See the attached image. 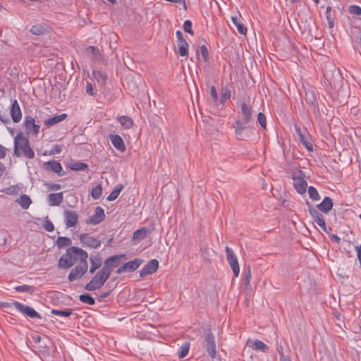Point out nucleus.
Here are the masks:
<instances>
[{
    "label": "nucleus",
    "instance_id": "1",
    "mask_svg": "<svg viewBox=\"0 0 361 361\" xmlns=\"http://www.w3.org/2000/svg\"><path fill=\"white\" fill-rule=\"evenodd\" d=\"M87 252L78 247H71L67 249L66 252L63 255L59 260V267L68 269L71 267L77 259H87Z\"/></svg>",
    "mask_w": 361,
    "mask_h": 361
},
{
    "label": "nucleus",
    "instance_id": "2",
    "mask_svg": "<svg viewBox=\"0 0 361 361\" xmlns=\"http://www.w3.org/2000/svg\"><path fill=\"white\" fill-rule=\"evenodd\" d=\"M14 154L16 157L25 156L32 159L35 156L32 149L30 147L28 138L25 137L22 132L16 135L14 138Z\"/></svg>",
    "mask_w": 361,
    "mask_h": 361
},
{
    "label": "nucleus",
    "instance_id": "3",
    "mask_svg": "<svg viewBox=\"0 0 361 361\" xmlns=\"http://www.w3.org/2000/svg\"><path fill=\"white\" fill-rule=\"evenodd\" d=\"M110 275L109 272L102 267L97 272L92 280L85 285V289L89 291H92L100 288L108 280Z\"/></svg>",
    "mask_w": 361,
    "mask_h": 361
},
{
    "label": "nucleus",
    "instance_id": "4",
    "mask_svg": "<svg viewBox=\"0 0 361 361\" xmlns=\"http://www.w3.org/2000/svg\"><path fill=\"white\" fill-rule=\"evenodd\" d=\"M203 345L209 355L212 359L215 358L216 356V345L214 336L209 328L204 329Z\"/></svg>",
    "mask_w": 361,
    "mask_h": 361
},
{
    "label": "nucleus",
    "instance_id": "5",
    "mask_svg": "<svg viewBox=\"0 0 361 361\" xmlns=\"http://www.w3.org/2000/svg\"><path fill=\"white\" fill-rule=\"evenodd\" d=\"M88 264L87 259H80V262L75 267H74L68 274V279L73 281L77 279L82 277L87 271Z\"/></svg>",
    "mask_w": 361,
    "mask_h": 361
},
{
    "label": "nucleus",
    "instance_id": "6",
    "mask_svg": "<svg viewBox=\"0 0 361 361\" xmlns=\"http://www.w3.org/2000/svg\"><path fill=\"white\" fill-rule=\"evenodd\" d=\"M13 306L20 312L25 314L30 318H39L41 319V316L31 307L20 303L17 301H13L11 304L6 303L4 307Z\"/></svg>",
    "mask_w": 361,
    "mask_h": 361
},
{
    "label": "nucleus",
    "instance_id": "7",
    "mask_svg": "<svg viewBox=\"0 0 361 361\" xmlns=\"http://www.w3.org/2000/svg\"><path fill=\"white\" fill-rule=\"evenodd\" d=\"M122 259H126V256L125 255H116L111 256L104 261L103 267L111 274V270L114 268L118 267L121 264Z\"/></svg>",
    "mask_w": 361,
    "mask_h": 361
},
{
    "label": "nucleus",
    "instance_id": "8",
    "mask_svg": "<svg viewBox=\"0 0 361 361\" xmlns=\"http://www.w3.org/2000/svg\"><path fill=\"white\" fill-rule=\"evenodd\" d=\"M226 259L230 264L235 276L238 277L240 273V268L237 257L233 251L228 247L225 248Z\"/></svg>",
    "mask_w": 361,
    "mask_h": 361
},
{
    "label": "nucleus",
    "instance_id": "9",
    "mask_svg": "<svg viewBox=\"0 0 361 361\" xmlns=\"http://www.w3.org/2000/svg\"><path fill=\"white\" fill-rule=\"evenodd\" d=\"M143 262L141 259H135L133 261L125 263L121 266L116 271L117 274H121L123 272H132L136 270Z\"/></svg>",
    "mask_w": 361,
    "mask_h": 361
},
{
    "label": "nucleus",
    "instance_id": "10",
    "mask_svg": "<svg viewBox=\"0 0 361 361\" xmlns=\"http://www.w3.org/2000/svg\"><path fill=\"white\" fill-rule=\"evenodd\" d=\"M80 240L83 245L91 248H97L101 244V241L98 238L91 236L88 233L80 234Z\"/></svg>",
    "mask_w": 361,
    "mask_h": 361
},
{
    "label": "nucleus",
    "instance_id": "11",
    "mask_svg": "<svg viewBox=\"0 0 361 361\" xmlns=\"http://www.w3.org/2000/svg\"><path fill=\"white\" fill-rule=\"evenodd\" d=\"M308 205V209L310 212V215L314 219V221L321 227V228L326 232V226L325 223V219L324 216L319 212V211L312 207V205L309 204V203H307Z\"/></svg>",
    "mask_w": 361,
    "mask_h": 361
},
{
    "label": "nucleus",
    "instance_id": "12",
    "mask_svg": "<svg viewBox=\"0 0 361 361\" xmlns=\"http://www.w3.org/2000/svg\"><path fill=\"white\" fill-rule=\"evenodd\" d=\"M104 217L105 214L104 209L101 207H97L95 208L94 214L92 216H90L85 220V222L87 224L96 225L99 224L102 221H103Z\"/></svg>",
    "mask_w": 361,
    "mask_h": 361
},
{
    "label": "nucleus",
    "instance_id": "13",
    "mask_svg": "<svg viewBox=\"0 0 361 361\" xmlns=\"http://www.w3.org/2000/svg\"><path fill=\"white\" fill-rule=\"evenodd\" d=\"M78 214L75 211L65 210L64 212V221L66 227L75 226L78 221Z\"/></svg>",
    "mask_w": 361,
    "mask_h": 361
},
{
    "label": "nucleus",
    "instance_id": "14",
    "mask_svg": "<svg viewBox=\"0 0 361 361\" xmlns=\"http://www.w3.org/2000/svg\"><path fill=\"white\" fill-rule=\"evenodd\" d=\"M159 267V262L157 259H151L140 271V276L143 278L147 275L154 273Z\"/></svg>",
    "mask_w": 361,
    "mask_h": 361
},
{
    "label": "nucleus",
    "instance_id": "15",
    "mask_svg": "<svg viewBox=\"0 0 361 361\" xmlns=\"http://www.w3.org/2000/svg\"><path fill=\"white\" fill-rule=\"evenodd\" d=\"M45 170L51 171L57 173L59 176H63L65 173H62V166L61 164L56 161H49L44 164Z\"/></svg>",
    "mask_w": 361,
    "mask_h": 361
},
{
    "label": "nucleus",
    "instance_id": "16",
    "mask_svg": "<svg viewBox=\"0 0 361 361\" xmlns=\"http://www.w3.org/2000/svg\"><path fill=\"white\" fill-rule=\"evenodd\" d=\"M91 266L90 268V272L93 274L97 269H99L102 264V258L99 252H94L90 257Z\"/></svg>",
    "mask_w": 361,
    "mask_h": 361
},
{
    "label": "nucleus",
    "instance_id": "17",
    "mask_svg": "<svg viewBox=\"0 0 361 361\" xmlns=\"http://www.w3.org/2000/svg\"><path fill=\"white\" fill-rule=\"evenodd\" d=\"M240 109H241V118H242L241 122L243 124H247L251 120L252 113V107L245 103H243L241 104Z\"/></svg>",
    "mask_w": 361,
    "mask_h": 361
},
{
    "label": "nucleus",
    "instance_id": "18",
    "mask_svg": "<svg viewBox=\"0 0 361 361\" xmlns=\"http://www.w3.org/2000/svg\"><path fill=\"white\" fill-rule=\"evenodd\" d=\"M25 126L27 133H32L34 135H37L40 126L35 123V119L31 116H26L25 121Z\"/></svg>",
    "mask_w": 361,
    "mask_h": 361
},
{
    "label": "nucleus",
    "instance_id": "19",
    "mask_svg": "<svg viewBox=\"0 0 361 361\" xmlns=\"http://www.w3.org/2000/svg\"><path fill=\"white\" fill-rule=\"evenodd\" d=\"M10 113L13 122L18 123L21 120L22 113L17 100L13 102Z\"/></svg>",
    "mask_w": 361,
    "mask_h": 361
},
{
    "label": "nucleus",
    "instance_id": "20",
    "mask_svg": "<svg viewBox=\"0 0 361 361\" xmlns=\"http://www.w3.org/2000/svg\"><path fill=\"white\" fill-rule=\"evenodd\" d=\"M85 54L87 57L94 61H100L102 59L99 49L93 46L86 48Z\"/></svg>",
    "mask_w": 361,
    "mask_h": 361
},
{
    "label": "nucleus",
    "instance_id": "21",
    "mask_svg": "<svg viewBox=\"0 0 361 361\" xmlns=\"http://www.w3.org/2000/svg\"><path fill=\"white\" fill-rule=\"evenodd\" d=\"M293 179L294 187L298 192L300 194L305 193L307 186V182L300 177H294Z\"/></svg>",
    "mask_w": 361,
    "mask_h": 361
},
{
    "label": "nucleus",
    "instance_id": "22",
    "mask_svg": "<svg viewBox=\"0 0 361 361\" xmlns=\"http://www.w3.org/2000/svg\"><path fill=\"white\" fill-rule=\"evenodd\" d=\"M63 200V192L51 193L49 194L47 197V201L50 206H59Z\"/></svg>",
    "mask_w": 361,
    "mask_h": 361
},
{
    "label": "nucleus",
    "instance_id": "23",
    "mask_svg": "<svg viewBox=\"0 0 361 361\" xmlns=\"http://www.w3.org/2000/svg\"><path fill=\"white\" fill-rule=\"evenodd\" d=\"M332 207L333 202L329 197H325L323 201L317 205V207L319 211L326 214L332 209Z\"/></svg>",
    "mask_w": 361,
    "mask_h": 361
},
{
    "label": "nucleus",
    "instance_id": "24",
    "mask_svg": "<svg viewBox=\"0 0 361 361\" xmlns=\"http://www.w3.org/2000/svg\"><path fill=\"white\" fill-rule=\"evenodd\" d=\"M110 139L112 145L121 152H125L126 147L122 138L118 135H111Z\"/></svg>",
    "mask_w": 361,
    "mask_h": 361
},
{
    "label": "nucleus",
    "instance_id": "25",
    "mask_svg": "<svg viewBox=\"0 0 361 361\" xmlns=\"http://www.w3.org/2000/svg\"><path fill=\"white\" fill-rule=\"evenodd\" d=\"M247 345L250 347L252 349L255 350H262L267 351L269 349V347L267 344L264 343L262 341L256 340L254 341H247Z\"/></svg>",
    "mask_w": 361,
    "mask_h": 361
},
{
    "label": "nucleus",
    "instance_id": "26",
    "mask_svg": "<svg viewBox=\"0 0 361 361\" xmlns=\"http://www.w3.org/2000/svg\"><path fill=\"white\" fill-rule=\"evenodd\" d=\"M243 125L244 124L240 121H238L235 122V125L234 126L237 138L240 140H245L247 136L244 133L245 127Z\"/></svg>",
    "mask_w": 361,
    "mask_h": 361
},
{
    "label": "nucleus",
    "instance_id": "27",
    "mask_svg": "<svg viewBox=\"0 0 361 361\" xmlns=\"http://www.w3.org/2000/svg\"><path fill=\"white\" fill-rule=\"evenodd\" d=\"M16 202H17L20 207L24 209H27L29 208L30 204L32 203L31 199L29 196L27 195H22L20 196L19 198H18L16 200Z\"/></svg>",
    "mask_w": 361,
    "mask_h": 361
},
{
    "label": "nucleus",
    "instance_id": "28",
    "mask_svg": "<svg viewBox=\"0 0 361 361\" xmlns=\"http://www.w3.org/2000/svg\"><path fill=\"white\" fill-rule=\"evenodd\" d=\"M67 117L66 114H62L59 116H55L52 118H49L44 121V125L49 127L51 126L55 125L62 121H63Z\"/></svg>",
    "mask_w": 361,
    "mask_h": 361
},
{
    "label": "nucleus",
    "instance_id": "29",
    "mask_svg": "<svg viewBox=\"0 0 361 361\" xmlns=\"http://www.w3.org/2000/svg\"><path fill=\"white\" fill-rule=\"evenodd\" d=\"M178 47V51L177 53L182 56H188V43L186 42V40L182 42H178L177 44Z\"/></svg>",
    "mask_w": 361,
    "mask_h": 361
},
{
    "label": "nucleus",
    "instance_id": "30",
    "mask_svg": "<svg viewBox=\"0 0 361 361\" xmlns=\"http://www.w3.org/2000/svg\"><path fill=\"white\" fill-rule=\"evenodd\" d=\"M148 229L145 227H142L140 229L136 230L133 233V240H142L147 237Z\"/></svg>",
    "mask_w": 361,
    "mask_h": 361
},
{
    "label": "nucleus",
    "instance_id": "31",
    "mask_svg": "<svg viewBox=\"0 0 361 361\" xmlns=\"http://www.w3.org/2000/svg\"><path fill=\"white\" fill-rule=\"evenodd\" d=\"M231 20L233 24L236 26L238 32L241 35H245L247 33V28L245 27L243 23L236 16H232Z\"/></svg>",
    "mask_w": 361,
    "mask_h": 361
},
{
    "label": "nucleus",
    "instance_id": "32",
    "mask_svg": "<svg viewBox=\"0 0 361 361\" xmlns=\"http://www.w3.org/2000/svg\"><path fill=\"white\" fill-rule=\"evenodd\" d=\"M118 121L120 123V124L126 129L131 128L134 124L132 118L127 116H121L118 117Z\"/></svg>",
    "mask_w": 361,
    "mask_h": 361
},
{
    "label": "nucleus",
    "instance_id": "33",
    "mask_svg": "<svg viewBox=\"0 0 361 361\" xmlns=\"http://www.w3.org/2000/svg\"><path fill=\"white\" fill-rule=\"evenodd\" d=\"M47 32V28L43 25L37 24L32 26L30 32L35 35H43Z\"/></svg>",
    "mask_w": 361,
    "mask_h": 361
},
{
    "label": "nucleus",
    "instance_id": "34",
    "mask_svg": "<svg viewBox=\"0 0 361 361\" xmlns=\"http://www.w3.org/2000/svg\"><path fill=\"white\" fill-rule=\"evenodd\" d=\"M72 241L67 237H59L56 240V245L59 248L70 246Z\"/></svg>",
    "mask_w": 361,
    "mask_h": 361
},
{
    "label": "nucleus",
    "instance_id": "35",
    "mask_svg": "<svg viewBox=\"0 0 361 361\" xmlns=\"http://www.w3.org/2000/svg\"><path fill=\"white\" fill-rule=\"evenodd\" d=\"M123 189V185L119 184L116 186V188L113 190V191L110 193V195L107 197V200L113 201L116 200L119 195L121 191Z\"/></svg>",
    "mask_w": 361,
    "mask_h": 361
},
{
    "label": "nucleus",
    "instance_id": "36",
    "mask_svg": "<svg viewBox=\"0 0 361 361\" xmlns=\"http://www.w3.org/2000/svg\"><path fill=\"white\" fill-rule=\"evenodd\" d=\"M92 76L98 82H102L104 84L107 80V75L106 74L97 71H94L92 72Z\"/></svg>",
    "mask_w": 361,
    "mask_h": 361
},
{
    "label": "nucleus",
    "instance_id": "37",
    "mask_svg": "<svg viewBox=\"0 0 361 361\" xmlns=\"http://www.w3.org/2000/svg\"><path fill=\"white\" fill-rule=\"evenodd\" d=\"M190 349V343L188 342L184 343L178 352V357L179 358H183L185 357L187 354L188 353Z\"/></svg>",
    "mask_w": 361,
    "mask_h": 361
},
{
    "label": "nucleus",
    "instance_id": "38",
    "mask_svg": "<svg viewBox=\"0 0 361 361\" xmlns=\"http://www.w3.org/2000/svg\"><path fill=\"white\" fill-rule=\"evenodd\" d=\"M80 300L85 304L88 305H94L95 303L94 299L90 294H82L80 295Z\"/></svg>",
    "mask_w": 361,
    "mask_h": 361
},
{
    "label": "nucleus",
    "instance_id": "39",
    "mask_svg": "<svg viewBox=\"0 0 361 361\" xmlns=\"http://www.w3.org/2000/svg\"><path fill=\"white\" fill-rule=\"evenodd\" d=\"M51 314L54 315H57L59 317H68L71 314H72V310L71 309H65L63 310H52Z\"/></svg>",
    "mask_w": 361,
    "mask_h": 361
},
{
    "label": "nucleus",
    "instance_id": "40",
    "mask_svg": "<svg viewBox=\"0 0 361 361\" xmlns=\"http://www.w3.org/2000/svg\"><path fill=\"white\" fill-rule=\"evenodd\" d=\"M102 193V188L101 185L99 184V185H96L95 187L92 188L91 195L94 199H95V200L99 199L101 197Z\"/></svg>",
    "mask_w": 361,
    "mask_h": 361
},
{
    "label": "nucleus",
    "instance_id": "41",
    "mask_svg": "<svg viewBox=\"0 0 361 361\" xmlns=\"http://www.w3.org/2000/svg\"><path fill=\"white\" fill-rule=\"evenodd\" d=\"M308 193H309L310 197L314 201H317L320 199V196H319L317 189L315 188H314L313 186L309 187Z\"/></svg>",
    "mask_w": 361,
    "mask_h": 361
},
{
    "label": "nucleus",
    "instance_id": "42",
    "mask_svg": "<svg viewBox=\"0 0 361 361\" xmlns=\"http://www.w3.org/2000/svg\"><path fill=\"white\" fill-rule=\"evenodd\" d=\"M300 141L302 143V145L307 148L309 151L313 150V147L311 142L308 140L307 137L305 135H302L299 137Z\"/></svg>",
    "mask_w": 361,
    "mask_h": 361
},
{
    "label": "nucleus",
    "instance_id": "43",
    "mask_svg": "<svg viewBox=\"0 0 361 361\" xmlns=\"http://www.w3.org/2000/svg\"><path fill=\"white\" fill-rule=\"evenodd\" d=\"M87 168V165L85 163L77 162L70 166V169L73 171H83Z\"/></svg>",
    "mask_w": 361,
    "mask_h": 361
},
{
    "label": "nucleus",
    "instance_id": "44",
    "mask_svg": "<svg viewBox=\"0 0 361 361\" xmlns=\"http://www.w3.org/2000/svg\"><path fill=\"white\" fill-rule=\"evenodd\" d=\"M16 291L18 292H26V293H33L34 288L31 286L28 285H23V286H18L15 288Z\"/></svg>",
    "mask_w": 361,
    "mask_h": 361
},
{
    "label": "nucleus",
    "instance_id": "45",
    "mask_svg": "<svg viewBox=\"0 0 361 361\" xmlns=\"http://www.w3.org/2000/svg\"><path fill=\"white\" fill-rule=\"evenodd\" d=\"M305 99L312 106L315 107L317 106V100L314 94L306 93Z\"/></svg>",
    "mask_w": 361,
    "mask_h": 361
},
{
    "label": "nucleus",
    "instance_id": "46",
    "mask_svg": "<svg viewBox=\"0 0 361 361\" xmlns=\"http://www.w3.org/2000/svg\"><path fill=\"white\" fill-rule=\"evenodd\" d=\"M183 29H184L185 32H186L190 35H193V31L192 30V23L190 20H187L184 22Z\"/></svg>",
    "mask_w": 361,
    "mask_h": 361
},
{
    "label": "nucleus",
    "instance_id": "47",
    "mask_svg": "<svg viewBox=\"0 0 361 361\" xmlns=\"http://www.w3.org/2000/svg\"><path fill=\"white\" fill-rule=\"evenodd\" d=\"M349 12L351 14L360 16L361 15V8L356 5H353L349 7Z\"/></svg>",
    "mask_w": 361,
    "mask_h": 361
},
{
    "label": "nucleus",
    "instance_id": "48",
    "mask_svg": "<svg viewBox=\"0 0 361 361\" xmlns=\"http://www.w3.org/2000/svg\"><path fill=\"white\" fill-rule=\"evenodd\" d=\"M258 122L260 124V126L265 129L266 128V117L264 114L259 113L257 116Z\"/></svg>",
    "mask_w": 361,
    "mask_h": 361
},
{
    "label": "nucleus",
    "instance_id": "49",
    "mask_svg": "<svg viewBox=\"0 0 361 361\" xmlns=\"http://www.w3.org/2000/svg\"><path fill=\"white\" fill-rule=\"evenodd\" d=\"M43 228L49 231V232H51V231H53L54 229V224H52V222L49 220H46L43 224Z\"/></svg>",
    "mask_w": 361,
    "mask_h": 361
},
{
    "label": "nucleus",
    "instance_id": "50",
    "mask_svg": "<svg viewBox=\"0 0 361 361\" xmlns=\"http://www.w3.org/2000/svg\"><path fill=\"white\" fill-rule=\"evenodd\" d=\"M251 278H252V276H251L250 268L248 267L247 271L245 277V288L246 289H248L250 288V283L251 281Z\"/></svg>",
    "mask_w": 361,
    "mask_h": 361
},
{
    "label": "nucleus",
    "instance_id": "51",
    "mask_svg": "<svg viewBox=\"0 0 361 361\" xmlns=\"http://www.w3.org/2000/svg\"><path fill=\"white\" fill-rule=\"evenodd\" d=\"M45 185L49 190H59L61 188V186L60 184L58 183H46Z\"/></svg>",
    "mask_w": 361,
    "mask_h": 361
},
{
    "label": "nucleus",
    "instance_id": "52",
    "mask_svg": "<svg viewBox=\"0 0 361 361\" xmlns=\"http://www.w3.org/2000/svg\"><path fill=\"white\" fill-rule=\"evenodd\" d=\"M200 52L204 61H207L208 59V51L206 46L202 45L200 47Z\"/></svg>",
    "mask_w": 361,
    "mask_h": 361
},
{
    "label": "nucleus",
    "instance_id": "53",
    "mask_svg": "<svg viewBox=\"0 0 361 361\" xmlns=\"http://www.w3.org/2000/svg\"><path fill=\"white\" fill-rule=\"evenodd\" d=\"M210 94H211L212 97L213 98L214 102H216V101L218 99V94H217V92H216V90L214 86L211 87Z\"/></svg>",
    "mask_w": 361,
    "mask_h": 361
},
{
    "label": "nucleus",
    "instance_id": "54",
    "mask_svg": "<svg viewBox=\"0 0 361 361\" xmlns=\"http://www.w3.org/2000/svg\"><path fill=\"white\" fill-rule=\"evenodd\" d=\"M231 97V92L228 90H226L222 94L221 96V104H224V102L227 99H229Z\"/></svg>",
    "mask_w": 361,
    "mask_h": 361
},
{
    "label": "nucleus",
    "instance_id": "55",
    "mask_svg": "<svg viewBox=\"0 0 361 361\" xmlns=\"http://www.w3.org/2000/svg\"><path fill=\"white\" fill-rule=\"evenodd\" d=\"M86 92L90 95H94L92 85L90 82H87L86 85Z\"/></svg>",
    "mask_w": 361,
    "mask_h": 361
},
{
    "label": "nucleus",
    "instance_id": "56",
    "mask_svg": "<svg viewBox=\"0 0 361 361\" xmlns=\"http://www.w3.org/2000/svg\"><path fill=\"white\" fill-rule=\"evenodd\" d=\"M7 149L0 145V159H4L6 157Z\"/></svg>",
    "mask_w": 361,
    "mask_h": 361
},
{
    "label": "nucleus",
    "instance_id": "57",
    "mask_svg": "<svg viewBox=\"0 0 361 361\" xmlns=\"http://www.w3.org/2000/svg\"><path fill=\"white\" fill-rule=\"evenodd\" d=\"M62 150V147L61 146L59 145H56L52 151H51V154H59Z\"/></svg>",
    "mask_w": 361,
    "mask_h": 361
},
{
    "label": "nucleus",
    "instance_id": "58",
    "mask_svg": "<svg viewBox=\"0 0 361 361\" xmlns=\"http://www.w3.org/2000/svg\"><path fill=\"white\" fill-rule=\"evenodd\" d=\"M0 121L4 123H8L10 120L7 115L0 114Z\"/></svg>",
    "mask_w": 361,
    "mask_h": 361
},
{
    "label": "nucleus",
    "instance_id": "59",
    "mask_svg": "<svg viewBox=\"0 0 361 361\" xmlns=\"http://www.w3.org/2000/svg\"><path fill=\"white\" fill-rule=\"evenodd\" d=\"M176 35L178 38V42L185 41V39L183 38V34L180 30H177L176 32Z\"/></svg>",
    "mask_w": 361,
    "mask_h": 361
},
{
    "label": "nucleus",
    "instance_id": "60",
    "mask_svg": "<svg viewBox=\"0 0 361 361\" xmlns=\"http://www.w3.org/2000/svg\"><path fill=\"white\" fill-rule=\"evenodd\" d=\"M356 250H357V258L361 264V245L360 246L356 247Z\"/></svg>",
    "mask_w": 361,
    "mask_h": 361
},
{
    "label": "nucleus",
    "instance_id": "61",
    "mask_svg": "<svg viewBox=\"0 0 361 361\" xmlns=\"http://www.w3.org/2000/svg\"><path fill=\"white\" fill-rule=\"evenodd\" d=\"M327 20H328L329 27L330 28H332L334 25V19L331 18V16H327Z\"/></svg>",
    "mask_w": 361,
    "mask_h": 361
},
{
    "label": "nucleus",
    "instance_id": "62",
    "mask_svg": "<svg viewBox=\"0 0 361 361\" xmlns=\"http://www.w3.org/2000/svg\"><path fill=\"white\" fill-rule=\"evenodd\" d=\"M295 130L299 137H300L301 135H304L302 132V130L299 127L295 126Z\"/></svg>",
    "mask_w": 361,
    "mask_h": 361
},
{
    "label": "nucleus",
    "instance_id": "63",
    "mask_svg": "<svg viewBox=\"0 0 361 361\" xmlns=\"http://www.w3.org/2000/svg\"><path fill=\"white\" fill-rule=\"evenodd\" d=\"M281 361H291V360L288 356H284L283 354H281Z\"/></svg>",
    "mask_w": 361,
    "mask_h": 361
},
{
    "label": "nucleus",
    "instance_id": "64",
    "mask_svg": "<svg viewBox=\"0 0 361 361\" xmlns=\"http://www.w3.org/2000/svg\"><path fill=\"white\" fill-rule=\"evenodd\" d=\"M33 339L35 343H40L42 338L40 336L37 335L36 336H34Z\"/></svg>",
    "mask_w": 361,
    "mask_h": 361
}]
</instances>
